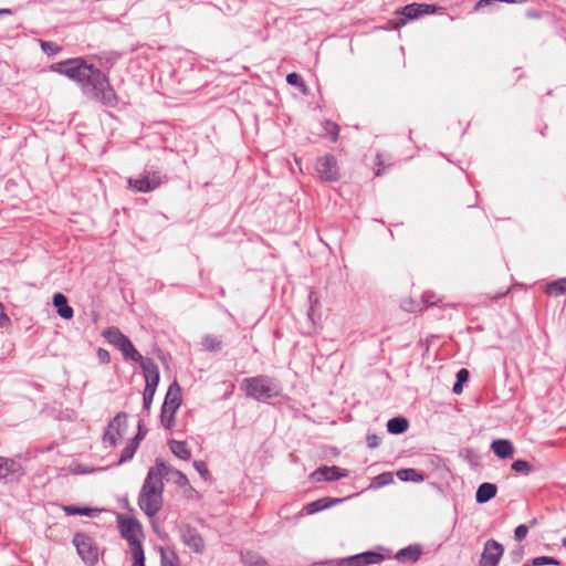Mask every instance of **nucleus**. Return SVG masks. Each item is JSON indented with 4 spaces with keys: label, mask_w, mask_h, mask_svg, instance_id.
<instances>
[{
    "label": "nucleus",
    "mask_w": 566,
    "mask_h": 566,
    "mask_svg": "<svg viewBox=\"0 0 566 566\" xmlns=\"http://www.w3.org/2000/svg\"><path fill=\"white\" fill-rule=\"evenodd\" d=\"M52 45H53V44H52V43H50V42H42V43H41V46H42V49H43V50H46V46H52Z\"/></svg>",
    "instance_id": "nucleus-55"
},
{
    "label": "nucleus",
    "mask_w": 566,
    "mask_h": 566,
    "mask_svg": "<svg viewBox=\"0 0 566 566\" xmlns=\"http://www.w3.org/2000/svg\"><path fill=\"white\" fill-rule=\"evenodd\" d=\"M169 447L171 452L181 460H189L191 458V452L187 447V443L184 441L171 440L169 441Z\"/></svg>",
    "instance_id": "nucleus-25"
},
{
    "label": "nucleus",
    "mask_w": 566,
    "mask_h": 566,
    "mask_svg": "<svg viewBox=\"0 0 566 566\" xmlns=\"http://www.w3.org/2000/svg\"><path fill=\"white\" fill-rule=\"evenodd\" d=\"M562 544L564 547H566V537L563 538Z\"/></svg>",
    "instance_id": "nucleus-57"
},
{
    "label": "nucleus",
    "mask_w": 566,
    "mask_h": 566,
    "mask_svg": "<svg viewBox=\"0 0 566 566\" xmlns=\"http://www.w3.org/2000/svg\"><path fill=\"white\" fill-rule=\"evenodd\" d=\"M241 557L247 566H268L266 560L256 553L245 552Z\"/></svg>",
    "instance_id": "nucleus-29"
},
{
    "label": "nucleus",
    "mask_w": 566,
    "mask_h": 566,
    "mask_svg": "<svg viewBox=\"0 0 566 566\" xmlns=\"http://www.w3.org/2000/svg\"><path fill=\"white\" fill-rule=\"evenodd\" d=\"M53 305L57 308V314L64 319H71L74 315V311L71 306L67 305V298L61 294L56 293L53 296Z\"/></svg>",
    "instance_id": "nucleus-21"
},
{
    "label": "nucleus",
    "mask_w": 566,
    "mask_h": 566,
    "mask_svg": "<svg viewBox=\"0 0 566 566\" xmlns=\"http://www.w3.org/2000/svg\"><path fill=\"white\" fill-rule=\"evenodd\" d=\"M491 449L501 459L510 458L514 452L513 444L506 439L494 440Z\"/></svg>",
    "instance_id": "nucleus-22"
},
{
    "label": "nucleus",
    "mask_w": 566,
    "mask_h": 566,
    "mask_svg": "<svg viewBox=\"0 0 566 566\" xmlns=\"http://www.w3.org/2000/svg\"><path fill=\"white\" fill-rule=\"evenodd\" d=\"M493 0H479L476 3H475V7L474 9L478 11L482 8H484L485 6L490 4Z\"/></svg>",
    "instance_id": "nucleus-50"
},
{
    "label": "nucleus",
    "mask_w": 566,
    "mask_h": 566,
    "mask_svg": "<svg viewBox=\"0 0 566 566\" xmlns=\"http://www.w3.org/2000/svg\"><path fill=\"white\" fill-rule=\"evenodd\" d=\"M384 560V556L376 552H364L354 556L342 558L338 566H369L376 565Z\"/></svg>",
    "instance_id": "nucleus-11"
},
{
    "label": "nucleus",
    "mask_w": 566,
    "mask_h": 566,
    "mask_svg": "<svg viewBox=\"0 0 566 566\" xmlns=\"http://www.w3.org/2000/svg\"><path fill=\"white\" fill-rule=\"evenodd\" d=\"M21 464L10 458L0 457V479H7L11 475L20 473Z\"/></svg>",
    "instance_id": "nucleus-18"
},
{
    "label": "nucleus",
    "mask_w": 566,
    "mask_h": 566,
    "mask_svg": "<svg viewBox=\"0 0 566 566\" xmlns=\"http://www.w3.org/2000/svg\"><path fill=\"white\" fill-rule=\"evenodd\" d=\"M324 128H325L326 134L331 135L332 139L335 142L338 137V130H339L338 126L335 123L327 120L324 124Z\"/></svg>",
    "instance_id": "nucleus-40"
},
{
    "label": "nucleus",
    "mask_w": 566,
    "mask_h": 566,
    "mask_svg": "<svg viewBox=\"0 0 566 566\" xmlns=\"http://www.w3.org/2000/svg\"><path fill=\"white\" fill-rule=\"evenodd\" d=\"M504 548L495 539H489L484 544V549L480 558V566H497Z\"/></svg>",
    "instance_id": "nucleus-12"
},
{
    "label": "nucleus",
    "mask_w": 566,
    "mask_h": 566,
    "mask_svg": "<svg viewBox=\"0 0 566 566\" xmlns=\"http://www.w3.org/2000/svg\"><path fill=\"white\" fill-rule=\"evenodd\" d=\"M436 11V8L430 4L424 3H411L402 7L401 9L397 10V14H401L403 19H400L396 27L405 25L408 20H415L419 18L422 14H430Z\"/></svg>",
    "instance_id": "nucleus-10"
},
{
    "label": "nucleus",
    "mask_w": 566,
    "mask_h": 566,
    "mask_svg": "<svg viewBox=\"0 0 566 566\" xmlns=\"http://www.w3.org/2000/svg\"><path fill=\"white\" fill-rule=\"evenodd\" d=\"M347 473L345 470H340L338 467H321L317 470H315L311 476L313 480L321 482V481H335L340 478L346 476Z\"/></svg>",
    "instance_id": "nucleus-16"
},
{
    "label": "nucleus",
    "mask_w": 566,
    "mask_h": 566,
    "mask_svg": "<svg viewBox=\"0 0 566 566\" xmlns=\"http://www.w3.org/2000/svg\"><path fill=\"white\" fill-rule=\"evenodd\" d=\"M530 17L537 18L538 15H537V13H530Z\"/></svg>",
    "instance_id": "nucleus-58"
},
{
    "label": "nucleus",
    "mask_w": 566,
    "mask_h": 566,
    "mask_svg": "<svg viewBox=\"0 0 566 566\" xmlns=\"http://www.w3.org/2000/svg\"><path fill=\"white\" fill-rule=\"evenodd\" d=\"M469 379V371L465 368H461L457 373V381L463 384Z\"/></svg>",
    "instance_id": "nucleus-48"
},
{
    "label": "nucleus",
    "mask_w": 566,
    "mask_h": 566,
    "mask_svg": "<svg viewBox=\"0 0 566 566\" xmlns=\"http://www.w3.org/2000/svg\"><path fill=\"white\" fill-rule=\"evenodd\" d=\"M102 335L107 340V343L115 346L116 348L120 347L122 344L128 338L119 331V328L115 326L104 329Z\"/></svg>",
    "instance_id": "nucleus-23"
},
{
    "label": "nucleus",
    "mask_w": 566,
    "mask_h": 566,
    "mask_svg": "<svg viewBox=\"0 0 566 566\" xmlns=\"http://www.w3.org/2000/svg\"><path fill=\"white\" fill-rule=\"evenodd\" d=\"M316 171L326 181H335L339 177L337 160L332 155H325L316 160Z\"/></svg>",
    "instance_id": "nucleus-9"
},
{
    "label": "nucleus",
    "mask_w": 566,
    "mask_h": 566,
    "mask_svg": "<svg viewBox=\"0 0 566 566\" xmlns=\"http://www.w3.org/2000/svg\"><path fill=\"white\" fill-rule=\"evenodd\" d=\"M140 366L143 368L146 381L145 389L156 391V388L159 382V370L157 365L154 363L153 359L146 358L145 360H143V364Z\"/></svg>",
    "instance_id": "nucleus-15"
},
{
    "label": "nucleus",
    "mask_w": 566,
    "mask_h": 566,
    "mask_svg": "<svg viewBox=\"0 0 566 566\" xmlns=\"http://www.w3.org/2000/svg\"><path fill=\"white\" fill-rule=\"evenodd\" d=\"M118 527L122 537L128 542L130 548L142 545L143 527L136 518L119 516Z\"/></svg>",
    "instance_id": "nucleus-8"
},
{
    "label": "nucleus",
    "mask_w": 566,
    "mask_h": 566,
    "mask_svg": "<svg viewBox=\"0 0 566 566\" xmlns=\"http://www.w3.org/2000/svg\"><path fill=\"white\" fill-rule=\"evenodd\" d=\"M560 563L558 559L551 556H538L532 559L533 566L554 565L558 566Z\"/></svg>",
    "instance_id": "nucleus-37"
},
{
    "label": "nucleus",
    "mask_w": 566,
    "mask_h": 566,
    "mask_svg": "<svg viewBox=\"0 0 566 566\" xmlns=\"http://www.w3.org/2000/svg\"><path fill=\"white\" fill-rule=\"evenodd\" d=\"M408 429V421L402 417H395L388 420L387 430L392 434H400Z\"/></svg>",
    "instance_id": "nucleus-26"
},
{
    "label": "nucleus",
    "mask_w": 566,
    "mask_h": 566,
    "mask_svg": "<svg viewBox=\"0 0 566 566\" xmlns=\"http://www.w3.org/2000/svg\"><path fill=\"white\" fill-rule=\"evenodd\" d=\"M128 429L127 415L125 412L117 413L109 421L107 429L103 436V442L111 447L118 444Z\"/></svg>",
    "instance_id": "nucleus-5"
},
{
    "label": "nucleus",
    "mask_w": 566,
    "mask_h": 566,
    "mask_svg": "<svg viewBox=\"0 0 566 566\" xmlns=\"http://www.w3.org/2000/svg\"><path fill=\"white\" fill-rule=\"evenodd\" d=\"M138 449V439H130L127 446L123 449L117 464L120 465L132 460Z\"/></svg>",
    "instance_id": "nucleus-27"
},
{
    "label": "nucleus",
    "mask_w": 566,
    "mask_h": 566,
    "mask_svg": "<svg viewBox=\"0 0 566 566\" xmlns=\"http://www.w3.org/2000/svg\"><path fill=\"white\" fill-rule=\"evenodd\" d=\"M118 350L122 352L123 356L126 358V359H130L135 363H139L140 365L143 364V360H145L146 358H144L139 353L138 350L134 347V345L132 344V342L129 340V338H127L120 347L117 348Z\"/></svg>",
    "instance_id": "nucleus-24"
},
{
    "label": "nucleus",
    "mask_w": 566,
    "mask_h": 566,
    "mask_svg": "<svg viewBox=\"0 0 566 566\" xmlns=\"http://www.w3.org/2000/svg\"><path fill=\"white\" fill-rule=\"evenodd\" d=\"M180 536L182 543L190 547L195 553L203 552L205 542L196 528L189 525H184L180 527Z\"/></svg>",
    "instance_id": "nucleus-14"
},
{
    "label": "nucleus",
    "mask_w": 566,
    "mask_h": 566,
    "mask_svg": "<svg viewBox=\"0 0 566 566\" xmlns=\"http://www.w3.org/2000/svg\"><path fill=\"white\" fill-rule=\"evenodd\" d=\"M51 70L76 82L85 94L113 106L116 103L115 91L109 86L105 74L83 59H69L51 65Z\"/></svg>",
    "instance_id": "nucleus-1"
},
{
    "label": "nucleus",
    "mask_w": 566,
    "mask_h": 566,
    "mask_svg": "<svg viewBox=\"0 0 566 566\" xmlns=\"http://www.w3.org/2000/svg\"><path fill=\"white\" fill-rule=\"evenodd\" d=\"M513 557H514V560H515V562H520V560L522 559V557H523V552H522V549H520V551H517V552H514V553H513Z\"/></svg>",
    "instance_id": "nucleus-54"
},
{
    "label": "nucleus",
    "mask_w": 566,
    "mask_h": 566,
    "mask_svg": "<svg viewBox=\"0 0 566 566\" xmlns=\"http://www.w3.org/2000/svg\"><path fill=\"white\" fill-rule=\"evenodd\" d=\"M166 181V177L158 171H149L139 178H129L128 188L136 192H150L160 187Z\"/></svg>",
    "instance_id": "nucleus-7"
},
{
    "label": "nucleus",
    "mask_w": 566,
    "mask_h": 566,
    "mask_svg": "<svg viewBox=\"0 0 566 566\" xmlns=\"http://www.w3.org/2000/svg\"><path fill=\"white\" fill-rule=\"evenodd\" d=\"M424 294H428V300H429V301H434V302H436V300H434V295H433L432 293H430V292H426Z\"/></svg>",
    "instance_id": "nucleus-56"
},
{
    "label": "nucleus",
    "mask_w": 566,
    "mask_h": 566,
    "mask_svg": "<svg viewBox=\"0 0 566 566\" xmlns=\"http://www.w3.org/2000/svg\"><path fill=\"white\" fill-rule=\"evenodd\" d=\"M392 475L391 473L389 472H385V473H381V474H378L375 479H374V485L379 488V486H384V485H387L389 483L392 482Z\"/></svg>",
    "instance_id": "nucleus-39"
},
{
    "label": "nucleus",
    "mask_w": 566,
    "mask_h": 566,
    "mask_svg": "<svg viewBox=\"0 0 566 566\" xmlns=\"http://www.w3.org/2000/svg\"><path fill=\"white\" fill-rule=\"evenodd\" d=\"M434 301L428 300V294H423L421 301H416L411 297L406 298L401 302L400 307L409 313L422 312L428 306L434 305Z\"/></svg>",
    "instance_id": "nucleus-17"
},
{
    "label": "nucleus",
    "mask_w": 566,
    "mask_h": 566,
    "mask_svg": "<svg viewBox=\"0 0 566 566\" xmlns=\"http://www.w3.org/2000/svg\"><path fill=\"white\" fill-rule=\"evenodd\" d=\"M154 396H155V391L144 389V399L143 400H144V408L146 410H149L153 399H154Z\"/></svg>",
    "instance_id": "nucleus-45"
},
{
    "label": "nucleus",
    "mask_w": 566,
    "mask_h": 566,
    "mask_svg": "<svg viewBox=\"0 0 566 566\" xmlns=\"http://www.w3.org/2000/svg\"><path fill=\"white\" fill-rule=\"evenodd\" d=\"M76 473H81V474H87V473H92L94 472L95 470L93 468H88V467H83V465H77L76 469L74 470Z\"/></svg>",
    "instance_id": "nucleus-49"
},
{
    "label": "nucleus",
    "mask_w": 566,
    "mask_h": 566,
    "mask_svg": "<svg viewBox=\"0 0 566 566\" xmlns=\"http://www.w3.org/2000/svg\"><path fill=\"white\" fill-rule=\"evenodd\" d=\"M286 82L292 86H296L303 94L307 93V86L298 73L287 74Z\"/></svg>",
    "instance_id": "nucleus-32"
},
{
    "label": "nucleus",
    "mask_w": 566,
    "mask_h": 566,
    "mask_svg": "<svg viewBox=\"0 0 566 566\" xmlns=\"http://www.w3.org/2000/svg\"><path fill=\"white\" fill-rule=\"evenodd\" d=\"M221 340L213 335H206L202 338V346L209 352H217L221 349Z\"/></svg>",
    "instance_id": "nucleus-34"
},
{
    "label": "nucleus",
    "mask_w": 566,
    "mask_h": 566,
    "mask_svg": "<svg viewBox=\"0 0 566 566\" xmlns=\"http://www.w3.org/2000/svg\"><path fill=\"white\" fill-rule=\"evenodd\" d=\"M420 554H421L420 548L409 546V547H406V548L400 549V551L397 553L396 558H397L398 560H410V562H416V560H418V558L420 557Z\"/></svg>",
    "instance_id": "nucleus-28"
},
{
    "label": "nucleus",
    "mask_w": 566,
    "mask_h": 566,
    "mask_svg": "<svg viewBox=\"0 0 566 566\" xmlns=\"http://www.w3.org/2000/svg\"><path fill=\"white\" fill-rule=\"evenodd\" d=\"M241 386L248 397L259 401H266L280 394L279 384L269 376L245 378Z\"/></svg>",
    "instance_id": "nucleus-3"
},
{
    "label": "nucleus",
    "mask_w": 566,
    "mask_h": 566,
    "mask_svg": "<svg viewBox=\"0 0 566 566\" xmlns=\"http://www.w3.org/2000/svg\"><path fill=\"white\" fill-rule=\"evenodd\" d=\"M145 432L142 431V427L139 426L137 434L133 439H138V444L144 439Z\"/></svg>",
    "instance_id": "nucleus-53"
},
{
    "label": "nucleus",
    "mask_w": 566,
    "mask_h": 566,
    "mask_svg": "<svg viewBox=\"0 0 566 566\" xmlns=\"http://www.w3.org/2000/svg\"><path fill=\"white\" fill-rule=\"evenodd\" d=\"M63 511L67 514V515H86V516H93L95 513L98 512V510L96 509H91V507H77V506H74V505H64L63 507Z\"/></svg>",
    "instance_id": "nucleus-30"
},
{
    "label": "nucleus",
    "mask_w": 566,
    "mask_h": 566,
    "mask_svg": "<svg viewBox=\"0 0 566 566\" xmlns=\"http://www.w3.org/2000/svg\"><path fill=\"white\" fill-rule=\"evenodd\" d=\"M462 390H463L462 384L459 381H455V384L453 385L452 391L457 395H460L462 392Z\"/></svg>",
    "instance_id": "nucleus-51"
},
{
    "label": "nucleus",
    "mask_w": 566,
    "mask_h": 566,
    "mask_svg": "<svg viewBox=\"0 0 566 566\" xmlns=\"http://www.w3.org/2000/svg\"><path fill=\"white\" fill-rule=\"evenodd\" d=\"M161 553V566H180L179 559L175 553H166L164 548L160 549Z\"/></svg>",
    "instance_id": "nucleus-36"
},
{
    "label": "nucleus",
    "mask_w": 566,
    "mask_h": 566,
    "mask_svg": "<svg viewBox=\"0 0 566 566\" xmlns=\"http://www.w3.org/2000/svg\"><path fill=\"white\" fill-rule=\"evenodd\" d=\"M496 492H497V488L495 484L484 482V483L480 484L476 490L475 501L479 504L486 503L496 495Z\"/></svg>",
    "instance_id": "nucleus-20"
},
{
    "label": "nucleus",
    "mask_w": 566,
    "mask_h": 566,
    "mask_svg": "<svg viewBox=\"0 0 566 566\" xmlns=\"http://www.w3.org/2000/svg\"><path fill=\"white\" fill-rule=\"evenodd\" d=\"M376 160H377V163H376L377 167H380V165L382 164V161H381V155H380V154H377V156H376ZM375 175H376V176H379V175H380V168H377V169H376Z\"/></svg>",
    "instance_id": "nucleus-52"
},
{
    "label": "nucleus",
    "mask_w": 566,
    "mask_h": 566,
    "mask_svg": "<svg viewBox=\"0 0 566 566\" xmlns=\"http://www.w3.org/2000/svg\"><path fill=\"white\" fill-rule=\"evenodd\" d=\"M11 325V319L6 314L4 306L0 303V327L8 328Z\"/></svg>",
    "instance_id": "nucleus-41"
},
{
    "label": "nucleus",
    "mask_w": 566,
    "mask_h": 566,
    "mask_svg": "<svg viewBox=\"0 0 566 566\" xmlns=\"http://www.w3.org/2000/svg\"><path fill=\"white\" fill-rule=\"evenodd\" d=\"M397 476L401 481H422V476L415 469H401L397 471Z\"/></svg>",
    "instance_id": "nucleus-31"
},
{
    "label": "nucleus",
    "mask_w": 566,
    "mask_h": 566,
    "mask_svg": "<svg viewBox=\"0 0 566 566\" xmlns=\"http://www.w3.org/2000/svg\"><path fill=\"white\" fill-rule=\"evenodd\" d=\"M193 468L197 470V472L203 476L205 479L209 475V470L207 468V464L203 461H195Z\"/></svg>",
    "instance_id": "nucleus-43"
},
{
    "label": "nucleus",
    "mask_w": 566,
    "mask_h": 566,
    "mask_svg": "<svg viewBox=\"0 0 566 566\" xmlns=\"http://www.w3.org/2000/svg\"><path fill=\"white\" fill-rule=\"evenodd\" d=\"M342 499H328V497H322L316 501H313L305 505L304 510L307 514H315L317 512H321L325 509H328L337 503H340Z\"/></svg>",
    "instance_id": "nucleus-19"
},
{
    "label": "nucleus",
    "mask_w": 566,
    "mask_h": 566,
    "mask_svg": "<svg viewBox=\"0 0 566 566\" xmlns=\"http://www.w3.org/2000/svg\"><path fill=\"white\" fill-rule=\"evenodd\" d=\"M528 533V527L524 524L518 525L514 531V537L516 541H523Z\"/></svg>",
    "instance_id": "nucleus-42"
},
{
    "label": "nucleus",
    "mask_w": 566,
    "mask_h": 566,
    "mask_svg": "<svg viewBox=\"0 0 566 566\" xmlns=\"http://www.w3.org/2000/svg\"><path fill=\"white\" fill-rule=\"evenodd\" d=\"M366 443L370 449L377 448L380 443V438L376 433H369L366 437Z\"/></svg>",
    "instance_id": "nucleus-44"
},
{
    "label": "nucleus",
    "mask_w": 566,
    "mask_h": 566,
    "mask_svg": "<svg viewBox=\"0 0 566 566\" xmlns=\"http://www.w3.org/2000/svg\"><path fill=\"white\" fill-rule=\"evenodd\" d=\"M154 471L160 472V480L164 476H169L177 485L184 488L189 484L187 476L179 470L168 465L163 460L157 459L156 465L153 468Z\"/></svg>",
    "instance_id": "nucleus-13"
},
{
    "label": "nucleus",
    "mask_w": 566,
    "mask_h": 566,
    "mask_svg": "<svg viewBox=\"0 0 566 566\" xmlns=\"http://www.w3.org/2000/svg\"><path fill=\"white\" fill-rule=\"evenodd\" d=\"M97 357L102 363H105V364L109 363V360H111L109 353L104 348L97 349Z\"/></svg>",
    "instance_id": "nucleus-46"
},
{
    "label": "nucleus",
    "mask_w": 566,
    "mask_h": 566,
    "mask_svg": "<svg viewBox=\"0 0 566 566\" xmlns=\"http://www.w3.org/2000/svg\"><path fill=\"white\" fill-rule=\"evenodd\" d=\"M181 405L180 387L175 382L169 386L161 407L160 422L167 428L171 429L175 424V415Z\"/></svg>",
    "instance_id": "nucleus-4"
},
{
    "label": "nucleus",
    "mask_w": 566,
    "mask_h": 566,
    "mask_svg": "<svg viewBox=\"0 0 566 566\" xmlns=\"http://www.w3.org/2000/svg\"><path fill=\"white\" fill-rule=\"evenodd\" d=\"M524 566H533L532 563L531 564H525Z\"/></svg>",
    "instance_id": "nucleus-59"
},
{
    "label": "nucleus",
    "mask_w": 566,
    "mask_h": 566,
    "mask_svg": "<svg viewBox=\"0 0 566 566\" xmlns=\"http://www.w3.org/2000/svg\"><path fill=\"white\" fill-rule=\"evenodd\" d=\"M308 301H310V313L308 315H311V313L314 311V308L317 306L318 304V298H317V295L315 292H311L310 295H308Z\"/></svg>",
    "instance_id": "nucleus-47"
},
{
    "label": "nucleus",
    "mask_w": 566,
    "mask_h": 566,
    "mask_svg": "<svg viewBox=\"0 0 566 566\" xmlns=\"http://www.w3.org/2000/svg\"><path fill=\"white\" fill-rule=\"evenodd\" d=\"M73 544L84 563L94 565L98 560V547L88 535L76 533L73 538Z\"/></svg>",
    "instance_id": "nucleus-6"
},
{
    "label": "nucleus",
    "mask_w": 566,
    "mask_h": 566,
    "mask_svg": "<svg viewBox=\"0 0 566 566\" xmlns=\"http://www.w3.org/2000/svg\"><path fill=\"white\" fill-rule=\"evenodd\" d=\"M139 509L147 517L151 520L154 528V518L164 505V482L160 480V472L150 468L142 485L137 500Z\"/></svg>",
    "instance_id": "nucleus-2"
},
{
    "label": "nucleus",
    "mask_w": 566,
    "mask_h": 566,
    "mask_svg": "<svg viewBox=\"0 0 566 566\" xmlns=\"http://www.w3.org/2000/svg\"><path fill=\"white\" fill-rule=\"evenodd\" d=\"M547 293L555 296L566 293V277L552 282L547 287Z\"/></svg>",
    "instance_id": "nucleus-33"
},
{
    "label": "nucleus",
    "mask_w": 566,
    "mask_h": 566,
    "mask_svg": "<svg viewBox=\"0 0 566 566\" xmlns=\"http://www.w3.org/2000/svg\"><path fill=\"white\" fill-rule=\"evenodd\" d=\"M130 553L134 559L133 566H145L143 545H135V547L130 548Z\"/></svg>",
    "instance_id": "nucleus-35"
},
{
    "label": "nucleus",
    "mask_w": 566,
    "mask_h": 566,
    "mask_svg": "<svg viewBox=\"0 0 566 566\" xmlns=\"http://www.w3.org/2000/svg\"><path fill=\"white\" fill-rule=\"evenodd\" d=\"M512 469L516 472L528 474L532 471V465L522 459H518L512 463Z\"/></svg>",
    "instance_id": "nucleus-38"
}]
</instances>
